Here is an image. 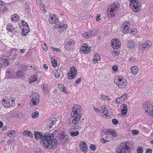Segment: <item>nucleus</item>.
<instances>
[{
	"instance_id": "1",
	"label": "nucleus",
	"mask_w": 153,
	"mask_h": 153,
	"mask_svg": "<svg viewBox=\"0 0 153 153\" xmlns=\"http://www.w3.org/2000/svg\"><path fill=\"white\" fill-rule=\"evenodd\" d=\"M35 138L36 140L40 139V143L43 145L44 147L48 150H49L52 148V145L50 144L51 140L48 139L50 136V134H43L41 132L38 131H35L34 133Z\"/></svg>"
},
{
	"instance_id": "2",
	"label": "nucleus",
	"mask_w": 153,
	"mask_h": 153,
	"mask_svg": "<svg viewBox=\"0 0 153 153\" xmlns=\"http://www.w3.org/2000/svg\"><path fill=\"white\" fill-rule=\"evenodd\" d=\"M56 139H54L53 140H51L50 144L52 145V148L56 146L58 144H62L65 145L68 140V136L64 131H62L57 134L56 136Z\"/></svg>"
},
{
	"instance_id": "3",
	"label": "nucleus",
	"mask_w": 153,
	"mask_h": 153,
	"mask_svg": "<svg viewBox=\"0 0 153 153\" xmlns=\"http://www.w3.org/2000/svg\"><path fill=\"white\" fill-rule=\"evenodd\" d=\"M130 149L128 142L121 143L116 149L117 153H127L128 151Z\"/></svg>"
},
{
	"instance_id": "4",
	"label": "nucleus",
	"mask_w": 153,
	"mask_h": 153,
	"mask_svg": "<svg viewBox=\"0 0 153 153\" xmlns=\"http://www.w3.org/2000/svg\"><path fill=\"white\" fill-rule=\"evenodd\" d=\"M80 107L78 105H75L73 108V110L71 113V115L72 117L78 116L81 117V111L80 110Z\"/></svg>"
},
{
	"instance_id": "5",
	"label": "nucleus",
	"mask_w": 153,
	"mask_h": 153,
	"mask_svg": "<svg viewBox=\"0 0 153 153\" xmlns=\"http://www.w3.org/2000/svg\"><path fill=\"white\" fill-rule=\"evenodd\" d=\"M77 71L76 68L72 66L70 68V71L68 74V77L69 79H75L76 76Z\"/></svg>"
},
{
	"instance_id": "6",
	"label": "nucleus",
	"mask_w": 153,
	"mask_h": 153,
	"mask_svg": "<svg viewBox=\"0 0 153 153\" xmlns=\"http://www.w3.org/2000/svg\"><path fill=\"white\" fill-rule=\"evenodd\" d=\"M151 44V42L147 40L144 43L141 42L140 43L139 47L140 49H148L150 47Z\"/></svg>"
},
{
	"instance_id": "7",
	"label": "nucleus",
	"mask_w": 153,
	"mask_h": 153,
	"mask_svg": "<svg viewBox=\"0 0 153 153\" xmlns=\"http://www.w3.org/2000/svg\"><path fill=\"white\" fill-rule=\"evenodd\" d=\"M9 65L8 60L7 59L0 58V67L5 68Z\"/></svg>"
},
{
	"instance_id": "8",
	"label": "nucleus",
	"mask_w": 153,
	"mask_h": 153,
	"mask_svg": "<svg viewBox=\"0 0 153 153\" xmlns=\"http://www.w3.org/2000/svg\"><path fill=\"white\" fill-rule=\"evenodd\" d=\"M74 41L72 39L69 40L65 45V48L67 50H70L73 48Z\"/></svg>"
},
{
	"instance_id": "9",
	"label": "nucleus",
	"mask_w": 153,
	"mask_h": 153,
	"mask_svg": "<svg viewBox=\"0 0 153 153\" xmlns=\"http://www.w3.org/2000/svg\"><path fill=\"white\" fill-rule=\"evenodd\" d=\"M111 45L112 47L114 49H118L120 45V40L117 39L112 40Z\"/></svg>"
},
{
	"instance_id": "10",
	"label": "nucleus",
	"mask_w": 153,
	"mask_h": 153,
	"mask_svg": "<svg viewBox=\"0 0 153 153\" xmlns=\"http://www.w3.org/2000/svg\"><path fill=\"white\" fill-rule=\"evenodd\" d=\"M81 51L84 53L87 54L89 53L90 52L91 49L90 48L88 47V45L85 43L83 45L82 47H81Z\"/></svg>"
},
{
	"instance_id": "11",
	"label": "nucleus",
	"mask_w": 153,
	"mask_h": 153,
	"mask_svg": "<svg viewBox=\"0 0 153 153\" xmlns=\"http://www.w3.org/2000/svg\"><path fill=\"white\" fill-rule=\"evenodd\" d=\"M130 24L128 22H125L122 25V27L123 28V32L124 33H130V28H129Z\"/></svg>"
},
{
	"instance_id": "12",
	"label": "nucleus",
	"mask_w": 153,
	"mask_h": 153,
	"mask_svg": "<svg viewBox=\"0 0 153 153\" xmlns=\"http://www.w3.org/2000/svg\"><path fill=\"white\" fill-rule=\"evenodd\" d=\"M128 95L127 94H124L122 96L117 98L115 100L116 103L120 104L125 100L127 98Z\"/></svg>"
},
{
	"instance_id": "13",
	"label": "nucleus",
	"mask_w": 153,
	"mask_h": 153,
	"mask_svg": "<svg viewBox=\"0 0 153 153\" xmlns=\"http://www.w3.org/2000/svg\"><path fill=\"white\" fill-rule=\"evenodd\" d=\"M137 0H131L130 2V5L131 9L134 8L136 10H140V7L138 5L136 2Z\"/></svg>"
},
{
	"instance_id": "14",
	"label": "nucleus",
	"mask_w": 153,
	"mask_h": 153,
	"mask_svg": "<svg viewBox=\"0 0 153 153\" xmlns=\"http://www.w3.org/2000/svg\"><path fill=\"white\" fill-rule=\"evenodd\" d=\"M11 102L9 101V100H6L5 101V100H3L2 102H4V105L6 107L9 108L10 107H13L15 105L14 101L13 100H10Z\"/></svg>"
},
{
	"instance_id": "15",
	"label": "nucleus",
	"mask_w": 153,
	"mask_h": 153,
	"mask_svg": "<svg viewBox=\"0 0 153 153\" xmlns=\"http://www.w3.org/2000/svg\"><path fill=\"white\" fill-rule=\"evenodd\" d=\"M32 102L33 105H36L39 102V97L38 94H36L33 96L30 102Z\"/></svg>"
},
{
	"instance_id": "16",
	"label": "nucleus",
	"mask_w": 153,
	"mask_h": 153,
	"mask_svg": "<svg viewBox=\"0 0 153 153\" xmlns=\"http://www.w3.org/2000/svg\"><path fill=\"white\" fill-rule=\"evenodd\" d=\"M15 49L12 48L11 49L9 50V55L10 56V58L12 60H13L16 57L17 55L16 54Z\"/></svg>"
},
{
	"instance_id": "17",
	"label": "nucleus",
	"mask_w": 153,
	"mask_h": 153,
	"mask_svg": "<svg viewBox=\"0 0 153 153\" xmlns=\"http://www.w3.org/2000/svg\"><path fill=\"white\" fill-rule=\"evenodd\" d=\"M119 3L113 2L108 6L107 10H117L119 8Z\"/></svg>"
},
{
	"instance_id": "18",
	"label": "nucleus",
	"mask_w": 153,
	"mask_h": 153,
	"mask_svg": "<svg viewBox=\"0 0 153 153\" xmlns=\"http://www.w3.org/2000/svg\"><path fill=\"white\" fill-rule=\"evenodd\" d=\"M82 35L86 39L91 38L95 36L93 31L92 30H91L89 32H86L83 33Z\"/></svg>"
},
{
	"instance_id": "19",
	"label": "nucleus",
	"mask_w": 153,
	"mask_h": 153,
	"mask_svg": "<svg viewBox=\"0 0 153 153\" xmlns=\"http://www.w3.org/2000/svg\"><path fill=\"white\" fill-rule=\"evenodd\" d=\"M56 120V118H53V119L52 118H49L47 123V126L49 128H51L54 124V122Z\"/></svg>"
},
{
	"instance_id": "20",
	"label": "nucleus",
	"mask_w": 153,
	"mask_h": 153,
	"mask_svg": "<svg viewBox=\"0 0 153 153\" xmlns=\"http://www.w3.org/2000/svg\"><path fill=\"white\" fill-rule=\"evenodd\" d=\"M124 79V77L121 76H115L114 80V83L118 86L120 82Z\"/></svg>"
},
{
	"instance_id": "21",
	"label": "nucleus",
	"mask_w": 153,
	"mask_h": 153,
	"mask_svg": "<svg viewBox=\"0 0 153 153\" xmlns=\"http://www.w3.org/2000/svg\"><path fill=\"white\" fill-rule=\"evenodd\" d=\"M87 144L84 142L81 143L79 144V147L82 151L85 152H87Z\"/></svg>"
},
{
	"instance_id": "22",
	"label": "nucleus",
	"mask_w": 153,
	"mask_h": 153,
	"mask_svg": "<svg viewBox=\"0 0 153 153\" xmlns=\"http://www.w3.org/2000/svg\"><path fill=\"white\" fill-rule=\"evenodd\" d=\"M57 19L55 15H53L52 14H50L49 20L50 23L52 24H54L57 20Z\"/></svg>"
},
{
	"instance_id": "23",
	"label": "nucleus",
	"mask_w": 153,
	"mask_h": 153,
	"mask_svg": "<svg viewBox=\"0 0 153 153\" xmlns=\"http://www.w3.org/2000/svg\"><path fill=\"white\" fill-rule=\"evenodd\" d=\"M71 117H72V123L73 124L77 125L79 123L81 117L78 116H71Z\"/></svg>"
},
{
	"instance_id": "24",
	"label": "nucleus",
	"mask_w": 153,
	"mask_h": 153,
	"mask_svg": "<svg viewBox=\"0 0 153 153\" xmlns=\"http://www.w3.org/2000/svg\"><path fill=\"white\" fill-rule=\"evenodd\" d=\"M25 25H22V32H25V33H28L29 31V28L27 23L25 22Z\"/></svg>"
},
{
	"instance_id": "25",
	"label": "nucleus",
	"mask_w": 153,
	"mask_h": 153,
	"mask_svg": "<svg viewBox=\"0 0 153 153\" xmlns=\"http://www.w3.org/2000/svg\"><path fill=\"white\" fill-rule=\"evenodd\" d=\"M128 47V48H133L135 45V43L134 42L131 40L128 41L127 43Z\"/></svg>"
},
{
	"instance_id": "26",
	"label": "nucleus",
	"mask_w": 153,
	"mask_h": 153,
	"mask_svg": "<svg viewBox=\"0 0 153 153\" xmlns=\"http://www.w3.org/2000/svg\"><path fill=\"white\" fill-rule=\"evenodd\" d=\"M107 14L108 17L111 18L115 15L114 13L115 10H107Z\"/></svg>"
},
{
	"instance_id": "27",
	"label": "nucleus",
	"mask_w": 153,
	"mask_h": 153,
	"mask_svg": "<svg viewBox=\"0 0 153 153\" xmlns=\"http://www.w3.org/2000/svg\"><path fill=\"white\" fill-rule=\"evenodd\" d=\"M126 84V80L125 79L120 82L118 86L120 88H123L125 87Z\"/></svg>"
},
{
	"instance_id": "28",
	"label": "nucleus",
	"mask_w": 153,
	"mask_h": 153,
	"mask_svg": "<svg viewBox=\"0 0 153 153\" xmlns=\"http://www.w3.org/2000/svg\"><path fill=\"white\" fill-rule=\"evenodd\" d=\"M19 19V16L17 14H15L11 16V19L12 21H16Z\"/></svg>"
},
{
	"instance_id": "29",
	"label": "nucleus",
	"mask_w": 153,
	"mask_h": 153,
	"mask_svg": "<svg viewBox=\"0 0 153 153\" xmlns=\"http://www.w3.org/2000/svg\"><path fill=\"white\" fill-rule=\"evenodd\" d=\"M138 68L136 66H133L131 69V73L134 75L138 73Z\"/></svg>"
},
{
	"instance_id": "30",
	"label": "nucleus",
	"mask_w": 153,
	"mask_h": 153,
	"mask_svg": "<svg viewBox=\"0 0 153 153\" xmlns=\"http://www.w3.org/2000/svg\"><path fill=\"white\" fill-rule=\"evenodd\" d=\"M58 87L64 93L67 94L68 93V91H67V90L65 89V87L63 84H59L58 85Z\"/></svg>"
},
{
	"instance_id": "31",
	"label": "nucleus",
	"mask_w": 153,
	"mask_h": 153,
	"mask_svg": "<svg viewBox=\"0 0 153 153\" xmlns=\"http://www.w3.org/2000/svg\"><path fill=\"white\" fill-rule=\"evenodd\" d=\"M94 59L92 60V61L94 63L97 62L98 60H100V58L99 55L97 54H96L94 55Z\"/></svg>"
},
{
	"instance_id": "32",
	"label": "nucleus",
	"mask_w": 153,
	"mask_h": 153,
	"mask_svg": "<svg viewBox=\"0 0 153 153\" xmlns=\"http://www.w3.org/2000/svg\"><path fill=\"white\" fill-rule=\"evenodd\" d=\"M23 134L24 135H28L30 137H33V134L32 132L28 130L25 131L23 132Z\"/></svg>"
},
{
	"instance_id": "33",
	"label": "nucleus",
	"mask_w": 153,
	"mask_h": 153,
	"mask_svg": "<svg viewBox=\"0 0 153 153\" xmlns=\"http://www.w3.org/2000/svg\"><path fill=\"white\" fill-rule=\"evenodd\" d=\"M150 104L149 105L148 104V102H144V104H143V108L144 110H146V112H148V110L149 109Z\"/></svg>"
},
{
	"instance_id": "34",
	"label": "nucleus",
	"mask_w": 153,
	"mask_h": 153,
	"mask_svg": "<svg viewBox=\"0 0 153 153\" xmlns=\"http://www.w3.org/2000/svg\"><path fill=\"white\" fill-rule=\"evenodd\" d=\"M56 132H57V131L56 130H54L52 132V134H51V133L48 134H50V136L49 137H48L49 138L48 139H49V140H53V138L52 139V138L54 137Z\"/></svg>"
},
{
	"instance_id": "35",
	"label": "nucleus",
	"mask_w": 153,
	"mask_h": 153,
	"mask_svg": "<svg viewBox=\"0 0 153 153\" xmlns=\"http://www.w3.org/2000/svg\"><path fill=\"white\" fill-rule=\"evenodd\" d=\"M14 28H13L12 25L10 24H8L7 26V30L9 31L10 32H12L13 31Z\"/></svg>"
},
{
	"instance_id": "36",
	"label": "nucleus",
	"mask_w": 153,
	"mask_h": 153,
	"mask_svg": "<svg viewBox=\"0 0 153 153\" xmlns=\"http://www.w3.org/2000/svg\"><path fill=\"white\" fill-rule=\"evenodd\" d=\"M60 71L58 70H55L53 72L56 78H59L60 76Z\"/></svg>"
},
{
	"instance_id": "37",
	"label": "nucleus",
	"mask_w": 153,
	"mask_h": 153,
	"mask_svg": "<svg viewBox=\"0 0 153 153\" xmlns=\"http://www.w3.org/2000/svg\"><path fill=\"white\" fill-rule=\"evenodd\" d=\"M25 74L24 72L21 69L17 73V75L19 77H21L23 76Z\"/></svg>"
},
{
	"instance_id": "38",
	"label": "nucleus",
	"mask_w": 153,
	"mask_h": 153,
	"mask_svg": "<svg viewBox=\"0 0 153 153\" xmlns=\"http://www.w3.org/2000/svg\"><path fill=\"white\" fill-rule=\"evenodd\" d=\"M127 110H128L127 107L126 106L123 107L122 109V114L123 115H125L127 112Z\"/></svg>"
},
{
	"instance_id": "39",
	"label": "nucleus",
	"mask_w": 153,
	"mask_h": 153,
	"mask_svg": "<svg viewBox=\"0 0 153 153\" xmlns=\"http://www.w3.org/2000/svg\"><path fill=\"white\" fill-rule=\"evenodd\" d=\"M22 70L24 72L27 70L28 68V65L25 64L22 65Z\"/></svg>"
},
{
	"instance_id": "40",
	"label": "nucleus",
	"mask_w": 153,
	"mask_h": 153,
	"mask_svg": "<svg viewBox=\"0 0 153 153\" xmlns=\"http://www.w3.org/2000/svg\"><path fill=\"white\" fill-rule=\"evenodd\" d=\"M79 134V132L76 131V132L71 131L70 132L71 135L73 137L76 136L78 135Z\"/></svg>"
},
{
	"instance_id": "41",
	"label": "nucleus",
	"mask_w": 153,
	"mask_h": 153,
	"mask_svg": "<svg viewBox=\"0 0 153 153\" xmlns=\"http://www.w3.org/2000/svg\"><path fill=\"white\" fill-rule=\"evenodd\" d=\"M14 116L18 118H21L22 117V114L20 112H14Z\"/></svg>"
},
{
	"instance_id": "42",
	"label": "nucleus",
	"mask_w": 153,
	"mask_h": 153,
	"mask_svg": "<svg viewBox=\"0 0 153 153\" xmlns=\"http://www.w3.org/2000/svg\"><path fill=\"white\" fill-rule=\"evenodd\" d=\"M39 113L38 111L33 112L32 114V117L33 118H37L38 117Z\"/></svg>"
},
{
	"instance_id": "43",
	"label": "nucleus",
	"mask_w": 153,
	"mask_h": 153,
	"mask_svg": "<svg viewBox=\"0 0 153 153\" xmlns=\"http://www.w3.org/2000/svg\"><path fill=\"white\" fill-rule=\"evenodd\" d=\"M16 131L13 130H12L7 133V135L8 136L10 137L11 135H12L15 133H16Z\"/></svg>"
},
{
	"instance_id": "44",
	"label": "nucleus",
	"mask_w": 153,
	"mask_h": 153,
	"mask_svg": "<svg viewBox=\"0 0 153 153\" xmlns=\"http://www.w3.org/2000/svg\"><path fill=\"white\" fill-rule=\"evenodd\" d=\"M58 27L59 28H61L62 29L64 30L67 27V25L66 24H63L60 25Z\"/></svg>"
},
{
	"instance_id": "45",
	"label": "nucleus",
	"mask_w": 153,
	"mask_h": 153,
	"mask_svg": "<svg viewBox=\"0 0 153 153\" xmlns=\"http://www.w3.org/2000/svg\"><path fill=\"white\" fill-rule=\"evenodd\" d=\"M52 66L54 67H56L57 65V61L55 59H53L51 61Z\"/></svg>"
},
{
	"instance_id": "46",
	"label": "nucleus",
	"mask_w": 153,
	"mask_h": 153,
	"mask_svg": "<svg viewBox=\"0 0 153 153\" xmlns=\"http://www.w3.org/2000/svg\"><path fill=\"white\" fill-rule=\"evenodd\" d=\"M110 134H111L112 136L114 137H116L117 136V134L115 130H113L111 132Z\"/></svg>"
},
{
	"instance_id": "47",
	"label": "nucleus",
	"mask_w": 153,
	"mask_h": 153,
	"mask_svg": "<svg viewBox=\"0 0 153 153\" xmlns=\"http://www.w3.org/2000/svg\"><path fill=\"white\" fill-rule=\"evenodd\" d=\"M37 78L36 76L31 77L30 79V82H34L36 81Z\"/></svg>"
},
{
	"instance_id": "48",
	"label": "nucleus",
	"mask_w": 153,
	"mask_h": 153,
	"mask_svg": "<svg viewBox=\"0 0 153 153\" xmlns=\"http://www.w3.org/2000/svg\"><path fill=\"white\" fill-rule=\"evenodd\" d=\"M137 153H143V148L141 147H139L137 149Z\"/></svg>"
},
{
	"instance_id": "49",
	"label": "nucleus",
	"mask_w": 153,
	"mask_h": 153,
	"mask_svg": "<svg viewBox=\"0 0 153 153\" xmlns=\"http://www.w3.org/2000/svg\"><path fill=\"white\" fill-rule=\"evenodd\" d=\"M137 32V30L135 29H133L130 30V33H131L133 35L135 34Z\"/></svg>"
},
{
	"instance_id": "50",
	"label": "nucleus",
	"mask_w": 153,
	"mask_h": 153,
	"mask_svg": "<svg viewBox=\"0 0 153 153\" xmlns=\"http://www.w3.org/2000/svg\"><path fill=\"white\" fill-rule=\"evenodd\" d=\"M112 122L114 125H117L119 123V121L115 119H113L112 120Z\"/></svg>"
},
{
	"instance_id": "51",
	"label": "nucleus",
	"mask_w": 153,
	"mask_h": 153,
	"mask_svg": "<svg viewBox=\"0 0 153 153\" xmlns=\"http://www.w3.org/2000/svg\"><path fill=\"white\" fill-rule=\"evenodd\" d=\"M90 149L92 151H94L96 149V147L93 144H91L90 146Z\"/></svg>"
},
{
	"instance_id": "52",
	"label": "nucleus",
	"mask_w": 153,
	"mask_h": 153,
	"mask_svg": "<svg viewBox=\"0 0 153 153\" xmlns=\"http://www.w3.org/2000/svg\"><path fill=\"white\" fill-rule=\"evenodd\" d=\"M136 60V59L133 57H132L130 58L128 60V61L131 63H132V62H135Z\"/></svg>"
},
{
	"instance_id": "53",
	"label": "nucleus",
	"mask_w": 153,
	"mask_h": 153,
	"mask_svg": "<svg viewBox=\"0 0 153 153\" xmlns=\"http://www.w3.org/2000/svg\"><path fill=\"white\" fill-rule=\"evenodd\" d=\"M42 47L44 51H47L48 50V48L47 45L45 44H43L42 45Z\"/></svg>"
},
{
	"instance_id": "54",
	"label": "nucleus",
	"mask_w": 153,
	"mask_h": 153,
	"mask_svg": "<svg viewBox=\"0 0 153 153\" xmlns=\"http://www.w3.org/2000/svg\"><path fill=\"white\" fill-rule=\"evenodd\" d=\"M51 48L54 51H57L58 52H60L61 51L60 49L58 48L51 47Z\"/></svg>"
},
{
	"instance_id": "55",
	"label": "nucleus",
	"mask_w": 153,
	"mask_h": 153,
	"mask_svg": "<svg viewBox=\"0 0 153 153\" xmlns=\"http://www.w3.org/2000/svg\"><path fill=\"white\" fill-rule=\"evenodd\" d=\"M102 113H104V114H103V115H105V116H108L107 114L108 113V111L107 109H105V111H103V112H102Z\"/></svg>"
},
{
	"instance_id": "56",
	"label": "nucleus",
	"mask_w": 153,
	"mask_h": 153,
	"mask_svg": "<svg viewBox=\"0 0 153 153\" xmlns=\"http://www.w3.org/2000/svg\"><path fill=\"white\" fill-rule=\"evenodd\" d=\"M118 69V66L117 65H114L112 67V69L114 71H116Z\"/></svg>"
},
{
	"instance_id": "57",
	"label": "nucleus",
	"mask_w": 153,
	"mask_h": 153,
	"mask_svg": "<svg viewBox=\"0 0 153 153\" xmlns=\"http://www.w3.org/2000/svg\"><path fill=\"white\" fill-rule=\"evenodd\" d=\"M132 133L133 134H137L139 133L138 131L135 130H132L131 131Z\"/></svg>"
},
{
	"instance_id": "58",
	"label": "nucleus",
	"mask_w": 153,
	"mask_h": 153,
	"mask_svg": "<svg viewBox=\"0 0 153 153\" xmlns=\"http://www.w3.org/2000/svg\"><path fill=\"white\" fill-rule=\"evenodd\" d=\"M112 131L108 130V129H106L104 130V133H106V134H110L111 132Z\"/></svg>"
},
{
	"instance_id": "59",
	"label": "nucleus",
	"mask_w": 153,
	"mask_h": 153,
	"mask_svg": "<svg viewBox=\"0 0 153 153\" xmlns=\"http://www.w3.org/2000/svg\"><path fill=\"white\" fill-rule=\"evenodd\" d=\"M101 98L103 99V100H105L107 98H108V100H109V99H108V98L109 99V98L107 96L105 95H101Z\"/></svg>"
},
{
	"instance_id": "60",
	"label": "nucleus",
	"mask_w": 153,
	"mask_h": 153,
	"mask_svg": "<svg viewBox=\"0 0 153 153\" xmlns=\"http://www.w3.org/2000/svg\"><path fill=\"white\" fill-rule=\"evenodd\" d=\"M100 14H98L97 16V17L96 18V19L97 21H99L100 20Z\"/></svg>"
},
{
	"instance_id": "61",
	"label": "nucleus",
	"mask_w": 153,
	"mask_h": 153,
	"mask_svg": "<svg viewBox=\"0 0 153 153\" xmlns=\"http://www.w3.org/2000/svg\"><path fill=\"white\" fill-rule=\"evenodd\" d=\"M7 144L8 145H12L14 143V140H9L7 142Z\"/></svg>"
},
{
	"instance_id": "62",
	"label": "nucleus",
	"mask_w": 153,
	"mask_h": 153,
	"mask_svg": "<svg viewBox=\"0 0 153 153\" xmlns=\"http://www.w3.org/2000/svg\"><path fill=\"white\" fill-rule=\"evenodd\" d=\"M152 150L150 149H146V153H152Z\"/></svg>"
},
{
	"instance_id": "63",
	"label": "nucleus",
	"mask_w": 153,
	"mask_h": 153,
	"mask_svg": "<svg viewBox=\"0 0 153 153\" xmlns=\"http://www.w3.org/2000/svg\"><path fill=\"white\" fill-rule=\"evenodd\" d=\"M41 149H36L35 151V153H41Z\"/></svg>"
},
{
	"instance_id": "64",
	"label": "nucleus",
	"mask_w": 153,
	"mask_h": 153,
	"mask_svg": "<svg viewBox=\"0 0 153 153\" xmlns=\"http://www.w3.org/2000/svg\"><path fill=\"white\" fill-rule=\"evenodd\" d=\"M93 109L97 112H99L100 111V108H98L95 107Z\"/></svg>"
}]
</instances>
